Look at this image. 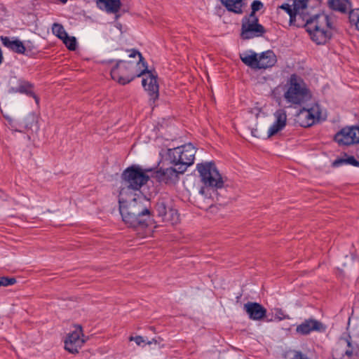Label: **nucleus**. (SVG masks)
I'll use <instances>...</instances> for the list:
<instances>
[{"mask_svg":"<svg viewBox=\"0 0 359 359\" xmlns=\"http://www.w3.org/2000/svg\"><path fill=\"white\" fill-rule=\"evenodd\" d=\"M309 0H294L293 11L297 19V27H305L313 41L325 44L332 36V23L325 13L311 16L308 12Z\"/></svg>","mask_w":359,"mask_h":359,"instance_id":"obj_1","label":"nucleus"},{"mask_svg":"<svg viewBox=\"0 0 359 359\" xmlns=\"http://www.w3.org/2000/svg\"><path fill=\"white\" fill-rule=\"evenodd\" d=\"M118 203L123 221L130 227L144 228L153 220L151 202L140 194L119 192Z\"/></svg>","mask_w":359,"mask_h":359,"instance_id":"obj_2","label":"nucleus"},{"mask_svg":"<svg viewBox=\"0 0 359 359\" xmlns=\"http://www.w3.org/2000/svg\"><path fill=\"white\" fill-rule=\"evenodd\" d=\"M138 57L135 62L119 60L111 69L113 80L121 85L129 83L137 77L142 76L147 71V62L142 54L135 49L130 50L129 57Z\"/></svg>","mask_w":359,"mask_h":359,"instance_id":"obj_3","label":"nucleus"},{"mask_svg":"<svg viewBox=\"0 0 359 359\" xmlns=\"http://www.w3.org/2000/svg\"><path fill=\"white\" fill-rule=\"evenodd\" d=\"M151 169L143 170L138 165H132L126 168L121 175V186L119 192L125 194H137L142 186L146 184L149 180L147 174Z\"/></svg>","mask_w":359,"mask_h":359,"instance_id":"obj_4","label":"nucleus"},{"mask_svg":"<svg viewBox=\"0 0 359 359\" xmlns=\"http://www.w3.org/2000/svg\"><path fill=\"white\" fill-rule=\"evenodd\" d=\"M283 97L287 103L302 105L311 98V93L303 79L296 74H292L286 83Z\"/></svg>","mask_w":359,"mask_h":359,"instance_id":"obj_5","label":"nucleus"},{"mask_svg":"<svg viewBox=\"0 0 359 359\" xmlns=\"http://www.w3.org/2000/svg\"><path fill=\"white\" fill-rule=\"evenodd\" d=\"M196 152L194 145L189 143L173 149L170 155L172 162L179 165L180 172H184L194 163Z\"/></svg>","mask_w":359,"mask_h":359,"instance_id":"obj_6","label":"nucleus"},{"mask_svg":"<svg viewBox=\"0 0 359 359\" xmlns=\"http://www.w3.org/2000/svg\"><path fill=\"white\" fill-rule=\"evenodd\" d=\"M196 168L200 173L202 182L206 187L215 189L223 187L224 181L214 163H198Z\"/></svg>","mask_w":359,"mask_h":359,"instance_id":"obj_7","label":"nucleus"},{"mask_svg":"<svg viewBox=\"0 0 359 359\" xmlns=\"http://www.w3.org/2000/svg\"><path fill=\"white\" fill-rule=\"evenodd\" d=\"M332 359H359V346L341 338L333 348Z\"/></svg>","mask_w":359,"mask_h":359,"instance_id":"obj_8","label":"nucleus"},{"mask_svg":"<svg viewBox=\"0 0 359 359\" xmlns=\"http://www.w3.org/2000/svg\"><path fill=\"white\" fill-rule=\"evenodd\" d=\"M266 29L259 23L258 17L245 16L242 20L241 36L243 39H250L263 36Z\"/></svg>","mask_w":359,"mask_h":359,"instance_id":"obj_9","label":"nucleus"},{"mask_svg":"<svg viewBox=\"0 0 359 359\" xmlns=\"http://www.w3.org/2000/svg\"><path fill=\"white\" fill-rule=\"evenodd\" d=\"M321 118V109L318 104L315 103L310 107H303L296 115L295 121L302 127H310Z\"/></svg>","mask_w":359,"mask_h":359,"instance_id":"obj_10","label":"nucleus"},{"mask_svg":"<svg viewBox=\"0 0 359 359\" xmlns=\"http://www.w3.org/2000/svg\"><path fill=\"white\" fill-rule=\"evenodd\" d=\"M83 337L81 326L75 325L74 330L69 334L65 341V349L71 353H77L85 343Z\"/></svg>","mask_w":359,"mask_h":359,"instance_id":"obj_11","label":"nucleus"},{"mask_svg":"<svg viewBox=\"0 0 359 359\" xmlns=\"http://www.w3.org/2000/svg\"><path fill=\"white\" fill-rule=\"evenodd\" d=\"M144 77L142 81V85L144 90L148 93L149 100L155 102L158 98V84L157 82V76L155 75L151 71L148 70L147 66V71L142 75Z\"/></svg>","mask_w":359,"mask_h":359,"instance_id":"obj_12","label":"nucleus"},{"mask_svg":"<svg viewBox=\"0 0 359 359\" xmlns=\"http://www.w3.org/2000/svg\"><path fill=\"white\" fill-rule=\"evenodd\" d=\"M334 140L339 144L350 145L359 143V126L344 128L338 132Z\"/></svg>","mask_w":359,"mask_h":359,"instance_id":"obj_13","label":"nucleus"},{"mask_svg":"<svg viewBox=\"0 0 359 359\" xmlns=\"http://www.w3.org/2000/svg\"><path fill=\"white\" fill-rule=\"evenodd\" d=\"M184 172H180L179 168L177 170L172 167L163 168H161L154 171L151 177L157 182L165 184L175 183L178 180L179 175Z\"/></svg>","mask_w":359,"mask_h":359,"instance_id":"obj_14","label":"nucleus"},{"mask_svg":"<svg viewBox=\"0 0 359 359\" xmlns=\"http://www.w3.org/2000/svg\"><path fill=\"white\" fill-rule=\"evenodd\" d=\"M17 84L18 86L16 87L11 86L8 93H21V94H25L27 96L32 97L36 104H39V97L35 95L34 93V84L31 82L20 79L17 80Z\"/></svg>","mask_w":359,"mask_h":359,"instance_id":"obj_15","label":"nucleus"},{"mask_svg":"<svg viewBox=\"0 0 359 359\" xmlns=\"http://www.w3.org/2000/svg\"><path fill=\"white\" fill-rule=\"evenodd\" d=\"M243 309L248 315L250 319L261 320L266 315V309L260 304L248 302L243 306Z\"/></svg>","mask_w":359,"mask_h":359,"instance_id":"obj_16","label":"nucleus"},{"mask_svg":"<svg viewBox=\"0 0 359 359\" xmlns=\"http://www.w3.org/2000/svg\"><path fill=\"white\" fill-rule=\"evenodd\" d=\"M275 121L268 130V137L273 135L282 130L286 126L287 114L284 109H279L274 113Z\"/></svg>","mask_w":359,"mask_h":359,"instance_id":"obj_17","label":"nucleus"},{"mask_svg":"<svg viewBox=\"0 0 359 359\" xmlns=\"http://www.w3.org/2000/svg\"><path fill=\"white\" fill-rule=\"evenodd\" d=\"M323 330H324L323 325L315 319L305 320L296 328L297 332L303 335L309 334L312 331H321Z\"/></svg>","mask_w":359,"mask_h":359,"instance_id":"obj_18","label":"nucleus"},{"mask_svg":"<svg viewBox=\"0 0 359 359\" xmlns=\"http://www.w3.org/2000/svg\"><path fill=\"white\" fill-rule=\"evenodd\" d=\"M2 44L11 50L19 53H25L26 48L23 43L18 39H11L8 36H1Z\"/></svg>","mask_w":359,"mask_h":359,"instance_id":"obj_19","label":"nucleus"},{"mask_svg":"<svg viewBox=\"0 0 359 359\" xmlns=\"http://www.w3.org/2000/svg\"><path fill=\"white\" fill-rule=\"evenodd\" d=\"M276 56L271 50L262 53L258 56L257 69H266L273 67L276 62Z\"/></svg>","mask_w":359,"mask_h":359,"instance_id":"obj_20","label":"nucleus"},{"mask_svg":"<svg viewBox=\"0 0 359 359\" xmlns=\"http://www.w3.org/2000/svg\"><path fill=\"white\" fill-rule=\"evenodd\" d=\"M97 4L100 8L109 13H116L121 7L120 0H97Z\"/></svg>","mask_w":359,"mask_h":359,"instance_id":"obj_21","label":"nucleus"},{"mask_svg":"<svg viewBox=\"0 0 359 359\" xmlns=\"http://www.w3.org/2000/svg\"><path fill=\"white\" fill-rule=\"evenodd\" d=\"M240 58L245 65L257 69L258 55L254 51L249 50L240 53Z\"/></svg>","mask_w":359,"mask_h":359,"instance_id":"obj_22","label":"nucleus"},{"mask_svg":"<svg viewBox=\"0 0 359 359\" xmlns=\"http://www.w3.org/2000/svg\"><path fill=\"white\" fill-rule=\"evenodd\" d=\"M330 6L341 13H347L351 10V3L348 0H329Z\"/></svg>","mask_w":359,"mask_h":359,"instance_id":"obj_23","label":"nucleus"},{"mask_svg":"<svg viewBox=\"0 0 359 359\" xmlns=\"http://www.w3.org/2000/svg\"><path fill=\"white\" fill-rule=\"evenodd\" d=\"M222 3L229 11L237 14L243 13V1L242 0H221Z\"/></svg>","mask_w":359,"mask_h":359,"instance_id":"obj_24","label":"nucleus"},{"mask_svg":"<svg viewBox=\"0 0 359 359\" xmlns=\"http://www.w3.org/2000/svg\"><path fill=\"white\" fill-rule=\"evenodd\" d=\"M170 208L168 206L166 202L164 200H159L156 205V210L158 213V217L162 218V220L164 221Z\"/></svg>","mask_w":359,"mask_h":359,"instance_id":"obj_25","label":"nucleus"},{"mask_svg":"<svg viewBox=\"0 0 359 359\" xmlns=\"http://www.w3.org/2000/svg\"><path fill=\"white\" fill-rule=\"evenodd\" d=\"M279 8L285 11L290 15V24L292 25L297 26V16H295L294 12L293 11L292 5H290L288 4H283L278 7Z\"/></svg>","mask_w":359,"mask_h":359,"instance_id":"obj_26","label":"nucleus"},{"mask_svg":"<svg viewBox=\"0 0 359 359\" xmlns=\"http://www.w3.org/2000/svg\"><path fill=\"white\" fill-rule=\"evenodd\" d=\"M350 164L352 165L358 166L359 165V163L357 161V160L353 156H348L346 158H338L336 159L333 162L334 166H340L343 164Z\"/></svg>","mask_w":359,"mask_h":359,"instance_id":"obj_27","label":"nucleus"},{"mask_svg":"<svg viewBox=\"0 0 359 359\" xmlns=\"http://www.w3.org/2000/svg\"><path fill=\"white\" fill-rule=\"evenodd\" d=\"M52 32L53 34L62 39L67 36V32L65 30L63 26L58 23H54L52 26Z\"/></svg>","mask_w":359,"mask_h":359,"instance_id":"obj_28","label":"nucleus"},{"mask_svg":"<svg viewBox=\"0 0 359 359\" xmlns=\"http://www.w3.org/2000/svg\"><path fill=\"white\" fill-rule=\"evenodd\" d=\"M63 43L70 50H74L76 48V40L74 36H69L67 34V36L62 39Z\"/></svg>","mask_w":359,"mask_h":359,"instance_id":"obj_29","label":"nucleus"},{"mask_svg":"<svg viewBox=\"0 0 359 359\" xmlns=\"http://www.w3.org/2000/svg\"><path fill=\"white\" fill-rule=\"evenodd\" d=\"M168 215H167L165 222H169L172 224H175L179 221V214L177 211L175 209L170 208L168 210Z\"/></svg>","mask_w":359,"mask_h":359,"instance_id":"obj_30","label":"nucleus"},{"mask_svg":"<svg viewBox=\"0 0 359 359\" xmlns=\"http://www.w3.org/2000/svg\"><path fill=\"white\" fill-rule=\"evenodd\" d=\"M264 6L263 4L259 0H255L252 1L251 4L252 11L249 15H252L253 17H257L255 13L262 8Z\"/></svg>","mask_w":359,"mask_h":359,"instance_id":"obj_31","label":"nucleus"},{"mask_svg":"<svg viewBox=\"0 0 359 359\" xmlns=\"http://www.w3.org/2000/svg\"><path fill=\"white\" fill-rule=\"evenodd\" d=\"M16 283L14 278L0 277V286L12 285Z\"/></svg>","mask_w":359,"mask_h":359,"instance_id":"obj_32","label":"nucleus"},{"mask_svg":"<svg viewBox=\"0 0 359 359\" xmlns=\"http://www.w3.org/2000/svg\"><path fill=\"white\" fill-rule=\"evenodd\" d=\"M349 19L351 22L355 23L357 29L359 31V15L354 11L349 12Z\"/></svg>","mask_w":359,"mask_h":359,"instance_id":"obj_33","label":"nucleus"},{"mask_svg":"<svg viewBox=\"0 0 359 359\" xmlns=\"http://www.w3.org/2000/svg\"><path fill=\"white\" fill-rule=\"evenodd\" d=\"M275 318L279 321L285 318H289L287 316L284 314V312L281 309H276L275 310Z\"/></svg>","mask_w":359,"mask_h":359,"instance_id":"obj_34","label":"nucleus"},{"mask_svg":"<svg viewBox=\"0 0 359 359\" xmlns=\"http://www.w3.org/2000/svg\"><path fill=\"white\" fill-rule=\"evenodd\" d=\"M130 341H134L138 346H141L144 343V339L141 336L130 337Z\"/></svg>","mask_w":359,"mask_h":359,"instance_id":"obj_35","label":"nucleus"},{"mask_svg":"<svg viewBox=\"0 0 359 359\" xmlns=\"http://www.w3.org/2000/svg\"><path fill=\"white\" fill-rule=\"evenodd\" d=\"M292 359H309V358L300 351H295Z\"/></svg>","mask_w":359,"mask_h":359,"instance_id":"obj_36","label":"nucleus"},{"mask_svg":"<svg viewBox=\"0 0 359 359\" xmlns=\"http://www.w3.org/2000/svg\"><path fill=\"white\" fill-rule=\"evenodd\" d=\"M199 193L202 195L204 194L205 193V189L204 188H201V190L199 191Z\"/></svg>","mask_w":359,"mask_h":359,"instance_id":"obj_37","label":"nucleus"}]
</instances>
